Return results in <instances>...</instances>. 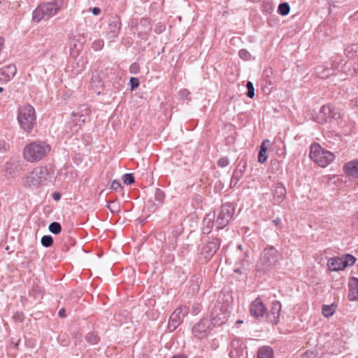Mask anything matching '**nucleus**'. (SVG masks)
<instances>
[{"label": "nucleus", "mask_w": 358, "mask_h": 358, "mask_svg": "<svg viewBox=\"0 0 358 358\" xmlns=\"http://www.w3.org/2000/svg\"><path fill=\"white\" fill-rule=\"evenodd\" d=\"M215 215H207L203 220V232L204 234H209L214 225L213 219Z\"/></svg>", "instance_id": "nucleus-22"}, {"label": "nucleus", "mask_w": 358, "mask_h": 358, "mask_svg": "<svg viewBox=\"0 0 358 358\" xmlns=\"http://www.w3.org/2000/svg\"><path fill=\"white\" fill-rule=\"evenodd\" d=\"M9 145L5 141H0V152L4 153L7 151Z\"/></svg>", "instance_id": "nucleus-42"}, {"label": "nucleus", "mask_w": 358, "mask_h": 358, "mask_svg": "<svg viewBox=\"0 0 358 358\" xmlns=\"http://www.w3.org/2000/svg\"><path fill=\"white\" fill-rule=\"evenodd\" d=\"M257 358H273V351L268 346H263L258 350Z\"/></svg>", "instance_id": "nucleus-23"}, {"label": "nucleus", "mask_w": 358, "mask_h": 358, "mask_svg": "<svg viewBox=\"0 0 358 358\" xmlns=\"http://www.w3.org/2000/svg\"><path fill=\"white\" fill-rule=\"evenodd\" d=\"M51 148L47 143L36 141L27 144L23 149V157L29 163H36L45 158Z\"/></svg>", "instance_id": "nucleus-1"}, {"label": "nucleus", "mask_w": 358, "mask_h": 358, "mask_svg": "<svg viewBox=\"0 0 358 358\" xmlns=\"http://www.w3.org/2000/svg\"><path fill=\"white\" fill-rule=\"evenodd\" d=\"M229 164V159L227 157H222V158H220L218 161H217V165L220 166V167H225L227 166V165Z\"/></svg>", "instance_id": "nucleus-41"}, {"label": "nucleus", "mask_w": 358, "mask_h": 358, "mask_svg": "<svg viewBox=\"0 0 358 358\" xmlns=\"http://www.w3.org/2000/svg\"><path fill=\"white\" fill-rule=\"evenodd\" d=\"M234 214V208L231 203L223 204L217 215L215 225L217 229L227 226Z\"/></svg>", "instance_id": "nucleus-7"}, {"label": "nucleus", "mask_w": 358, "mask_h": 358, "mask_svg": "<svg viewBox=\"0 0 358 358\" xmlns=\"http://www.w3.org/2000/svg\"><path fill=\"white\" fill-rule=\"evenodd\" d=\"M328 268L330 271H336V258H330L327 263Z\"/></svg>", "instance_id": "nucleus-38"}, {"label": "nucleus", "mask_w": 358, "mask_h": 358, "mask_svg": "<svg viewBox=\"0 0 358 358\" xmlns=\"http://www.w3.org/2000/svg\"><path fill=\"white\" fill-rule=\"evenodd\" d=\"M348 298L350 301L358 300V278H351L348 282Z\"/></svg>", "instance_id": "nucleus-17"}, {"label": "nucleus", "mask_w": 358, "mask_h": 358, "mask_svg": "<svg viewBox=\"0 0 358 358\" xmlns=\"http://www.w3.org/2000/svg\"><path fill=\"white\" fill-rule=\"evenodd\" d=\"M250 312L256 318L266 315V309L259 299H256L250 306Z\"/></svg>", "instance_id": "nucleus-14"}, {"label": "nucleus", "mask_w": 358, "mask_h": 358, "mask_svg": "<svg viewBox=\"0 0 358 358\" xmlns=\"http://www.w3.org/2000/svg\"><path fill=\"white\" fill-rule=\"evenodd\" d=\"M130 84L131 90H134L139 85V81L138 79L136 78H130Z\"/></svg>", "instance_id": "nucleus-44"}, {"label": "nucleus", "mask_w": 358, "mask_h": 358, "mask_svg": "<svg viewBox=\"0 0 358 358\" xmlns=\"http://www.w3.org/2000/svg\"><path fill=\"white\" fill-rule=\"evenodd\" d=\"M50 232L55 234H58L61 232L62 227L59 222H53L50 223L48 227Z\"/></svg>", "instance_id": "nucleus-27"}, {"label": "nucleus", "mask_w": 358, "mask_h": 358, "mask_svg": "<svg viewBox=\"0 0 358 358\" xmlns=\"http://www.w3.org/2000/svg\"><path fill=\"white\" fill-rule=\"evenodd\" d=\"M320 115L323 116L321 117V122L333 119L334 116L333 108L330 105L323 106L320 110Z\"/></svg>", "instance_id": "nucleus-20"}, {"label": "nucleus", "mask_w": 358, "mask_h": 358, "mask_svg": "<svg viewBox=\"0 0 358 358\" xmlns=\"http://www.w3.org/2000/svg\"><path fill=\"white\" fill-rule=\"evenodd\" d=\"M88 11L92 12L94 15H99L101 13V10L98 7H94L89 8Z\"/></svg>", "instance_id": "nucleus-47"}, {"label": "nucleus", "mask_w": 358, "mask_h": 358, "mask_svg": "<svg viewBox=\"0 0 358 358\" xmlns=\"http://www.w3.org/2000/svg\"><path fill=\"white\" fill-rule=\"evenodd\" d=\"M212 327L213 325L211 324L210 320L208 318H203L193 326L192 332L194 338L197 339H203L207 338L209 335Z\"/></svg>", "instance_id": "nucleus-9"}, {"label": "nucleus", "mask_w": 358, "mask_h": 358, "mask_svg": "<svg viewBox=\"0 0 358 358\" xmlns=\"http://www.w3.org/2000/svg\"><path fill=\"white\" fill-rule=\"evenodd\" d=\"M188 312L187 306H180L173 311L169 317L168 324L169 331H173L181 324Z\"/></svg>", "instance_id": "nucleus-10"}, {"label": "nucleus", "mask_w": 358, "mask_h": 358, "mask_svg": "<svg viewBox=\"0 0 358 358\" xmlns=\"http://www.w3.org/2000/svg\"><path fill=\"white\" fill-rule=\"evenodd\" d=\"M286 195V189L281 183H276L273 190V197L275 203H281Z\"/></svg>", "instance_id": "nucleus-18"}, {"label": "nucleus", "mask_w": 358, "mask_h": 358, "mask_svg": "<svg viewBox=\"0 0 358 358\" xmlns=\"http://www.w3.org/2000/svg\"><path fill=\"white\" fill-rule=\"evenodd\" d=\"M336 311L334 303L331 305H323L322 308V313L326 317L332 316Z\"/></svg>", "instance_id": "nucleus-26"}, {"label": "nucleus", "mask_w": 358, "mask_h": 358, "mask_svg": "<svg viewBox=\"0 0 358 358\" xmlns=\"http://www.w3.org/2000/svg\"><path fill=\"white\" fill-rule=\"evenodd\" d=\"M53 243V239L51 236H43L41 238V244L45 248L51 246Z\"/></svg>", "instance_id": "nucleus-30"}, {"label": "nucleus", "mask_w": 358, "mask_h": 358, "mask_svg": "<svg viewBox=\"0 0 358 358\" xmlns=\"http://www.w3.org/2000/svg\"><path fill=\"white\" fill-rule=\"evenodd\" d=\"M310 158L321 167H326L334 159V155L327 150H324L317 144L314 143L310 146Z\"/></svg>", "instance_id": "nucleus-5"}, {"label": "nucleus", "mask_w": 358, "mask_h": 358, "mask_svg": "<svg viewBox=\"0 0 358 358\" xmlns=\"http://www.w3.org/2000/svg\"><path fill=\"white\" fill-rule=\"evenodd\" d=\"M244 169H245V166H243L241 169H236L234 173H233V176L231 177V185H236L238 182L239 181V180L243 177V172H244Z\"/></svg>", "instance_id": "nucleus-24"}, {"label": "nucleus", "mask_w": 358, "mask_h": 358, "mask_svg": "<svg viewBox=\"0 0 358 358\" xmlns=\"http://www.w3.org/2000/svg\"><path fill=\"white\" fill-rule=\"evenodd\" d=\"M280 259V254L273 246H267L262 252L258 266L262 270H268L275 265Z\"/></svg>", "instance_id": "nucleus-6"}, {"label": "nucleus", "mask_w": 358, "mask_h": 358, "mask_svg": "<svg viewBox=\"0 0 358 358\" xmlns=\"http://www.w3.org/2000/svg\"><path fill=\"white\" fill-rule=\"evenodd\" d=\"M290 10L289 6L287 3H282L278 6V12L282 15H286L289 13Z\"/></svg>", "instance_id": "nucleus-28"}, {"label": "nucleus", "mask_w": 358, "mask_h": 358, "mask_svg": "<svg viewBox=\"0 0 358 358\" xmlns=\"http://www.w3.org/2000/svg\"><path fill=\"white\" fill-rule=\"evenodd\" d=\"M82 43H80L78 45L75 43L73 45H74V48L76 49L77 51H79L80 50V48H82Z\"/></svg>", "instance_id": "nucleus-56"}, {"label": "nucleus", "mask_w": 358, "mask_h": 358, "mask_svg": "<svg viewBox=\"0 0 358 358\" xmlns=\"http://www.w3.org/2000/svg\"><path fill=\"white\" fill-rule=\"evenodd\" d=\"M338 67H341V71L346 75H348L349 73H352V69L351 62L341 60L340 63L338 64H337V69Z\"/></svg>", "instance_id": "nucleus-25"}, {"label": "nucleus", "mask_w": 358, "mask_h": 358, "mask_svg": "<svg viewBox=\"0 0 358 358\" xmlns=\"http://www.w3.org/2000/svg\"><path fill=\"white\" fill-rule=\"evenodd\" d=\"M350 131H351V128L349 126H348L344 131L345 135L350 134Z\"/></svg>", "instance_id": "nucleus-57"}, {"label": "nucleus", "mask_w": 358, "mask_h": 358, "mask_svg": "<svg viewBox=\"0 0 358 358\" xmlns=\"http://www.w3.org/2000/svg\"><path fill=\"white\" fill-rule=\"evenodd\" d=\"M358 50V45H352L351 46L348 47L345 50V52L346 55L348 54H352V56H353V53H356Z\"/></svg>", "instance_id": "nucleus-37"}, {"label": "nucleus", "mask_w": 358, "mask_h": 358, "mask_svg": "<svg viewBox=\"0 0 358 358\" xmlns=\"http://www.w3.org/2000/svg\"><path fill=\"white\" fill-rule=\"evenodd\" d=\"M229 307L224 304L215 305L211 312L210 323L213 326H220L224 324L230 315Z\"/></svg>", "instance_id": "nucleus-8"}, {"label": "nucleus", "mask_w": 358, "mask_h": 358, "mask_svg": "<svg viewBox=\"0 0 358 358\" xmlns=\"http://www.w3.org/2000/svg\"><path fill=\"white\" fill-rule=\"evenodd\" d=\"M309 357L310 358H315V355L313 352H310V353H305L303 355V357L302 358H309Z\"/></svg>", "instance_id": "nucleus-51"}, {"label": "nucleus", "mask_w": 358, "mask_h": 358, "mask_svg": "<svg viewBox=\"0 0 358 358\" xmlns=\"http://www.w3.org/2000/svg\"><path fill=\"white\" fill-rule=\"evenodd\" d=\"M13 165H14V164L8 163V164H6V170H7V171H8V172H9V173H13V171H9V169H11V166H12Z\"/></svg>", "instance_id": "nucleus-55"}, {"label": "nucleus", "mask_w": 358, "mask_h": 358, "mask_svg": "<svg viewBox=\"0 0 358 358\" xmlns=\"http://www.w3.org/2000/svg\"><path fill=\"white\" fill-rule=\"evenodd\" d=\"M331 70L329 69H322V67H319L317 69V73L319 76H320L322 78H327L331 73Z\"/></svg>", "instance_id": "nucleus-31"}, {"label": "nucleus", "mask_w": 358, "mask_h": 358, "mask_svg": "<svg viewBox=\"0 0 358 358\" xmlns=\"http://www.w3.org/2000/svg\"><path fill=\"white\" fill-rule=\"evenodd\" d=\"M14 318H15L16 320L21 322L23 320V315L22 313H20V314L17 313L16 315L14 316Z\"/></svg>", "instance_id": "nucleus-52"}, {"label": "nucleus", "mask_w": 358, "mask_h": 358, "mask_svg": "<svg viewBox=\"0 0 358 358\" xmlns=\"http://www.w3.org/2000/svg\"><path fill=\"white\" fill-rule=\"evenodd\" d=\"M164 198V192L160 189H157L155 192V200L159 203H162Z\"/></svg>", "instance_id": "nucleus-39"}, {"label": "nucleus", "mask_w": 358, "mask_h": 358, "mask_svg": "<svg viewBox=\"0 0 358 358\" xmlns=\"http://www.w3.org/2000/svg\"><path fill=\"white\" fill-rule=\"evenodd\" d=\"M246 87L248 89L247 96L249 98H253L255 96V89L252 83L251 82H248L246 84Z\"/></svg>", "instance_id": "nucleus-34"}, {"label": "nucleus", "mask_w": 358, "mask_h": 358, "mask_svg": "<svg viewBox=\"0 0 358 358\" xmlns=\"http://www.w3.org/2000/svg\"><path fill=\"white\" fill-rule=\"evenodd\" d=\"M268 143H269V141L268 140H264L262 142V143L261 150H262L264 152H266L267 150H268L267 145Z\"/></svg>", "instance_id": "nucleus-48"}, {"label": "nucleus", "mask_w": 358, "mask_h": 358, "mask_svg": "<svg viewBox=\"0 0 358 358\" xmlns=\"http://www.w3.org/2000/svg\"><path fill=\"white\" fill-rule=\"evenodd\" d=\"M220 247V241L217 239H213L208 242L201 250L202 254L207 259H210L216 252Z\"/></svg>", "instance_id": "nucleus-15"}, {"label": "nucleus", "mask_w": 358, "mask_h": 358, "mask_svg": "<svg viewBox=\"0 0 358 358\" xmlns=\"http://www.w3.org/2000/svg\"><path fill=\"white\" fill-rule=\"evenodd\" d=\"M280 310L281 303L278 301H273L270 310L268 313L266 312L267 320L273 324H277L280 317Z\"/></svg>", "instance_id": "nucleus-12"}, {"label": "nucleus", "mask_w": 358, "mask_h": 358, "mask_svg": "<svg viewBox=\"0 0 358 358\" xmlns=\"http://www.w3.org/2000/svg\"><path fill=\"white\" fill-rule=\"evenodd\" d=\"M171 358H185V357L182 355H178L173 356Z\"/></svg>", "instance_id": "nucleus-58"}, {"label": "nucleus", "mask_w": 358, "mask_h": 358, "mask_svg": "<svg viewBox=\"0 0 358 358\" xmlns=\"http://www.w3.org/2000/svg\"><path fill=\"white\" fill-rule=\"evenodd\" d=\"M241 342L238 339H234L231 341V350L230 352V355L231 358H236L237 356H239V355L242 353L243 349L241 348Z\"/></svg>", "instance_id": "nucleus-21"}, {"label": "nucleus", "mask_w": 358, "mask_h": 358, "mask_svg": "<svg viewBox=\"0 0 358 358\" xmlns=\"http://www.w3.org/2000/svg\"><path fill=\"white\" fill-rule=\"evenodd\" d=\"M67 5V0H54L38 6L33 12V20L40 22L41 20H48Z\"/></svg>", "instance_id": "nucleus-2"}, {"label": "nucleus", "mask_w": 358, "mask_h": 358, "mask_svg": "<svg viewBox=\"0 0 358 358\" xmlns=\"http://www.w3.org/2000/svg\"><path fill=\"white\" fill-rule=\"evenodd\" d=\"M103 47V41L102 40H96L94 41L92 43V48L94 50H100Z\"/></svg>", "instance_id": "nucleus-36"}, {"label": "nucleus", "mask_w": 358, "mask_h": 358, "mask_svg": "<svg viewBox=\"0 0 358 358\" xmlns=\"http://www.w3.org/2000/svg\"><path fill=\"white\" fill-rule=\"evenodd\" d=\"M237 323H243V321H241V320H238V321H237Z\"/></svg>", "instance_id": "nucleus-63"}, {"label": "nucleus", "mask_w": 358, "mask_h": 358, "mask_svg": "<svg viewBox=\"0 0 358 358\" xmlns=\"http://www.w3.org/2000/svg\"><path fill=\"white\" fill-rule=\"evenodd\" d=\"M266 152H264L262 150L259 151L258 155V161L260 163H264L267 159V156L266 155Z\"/></svg>", "instance_id": "nucleus-43"}, {"label": "nucleus", "mask_w": 358, "mask_h": 358, "mask_svg": "<svg viewBox=\"0 0 358 358\" xmlns=\"http://www.w3.org/2000/svg\"><path fill=\"white\" fill-rule=\"evenodd\" d=\"M241 266L236 267L234 269V272L237 273H243V271L246 269V267L248 266V262L247 261L243 260L240 262Z\"/></svg>", "instance_id": "nucleus-32"}, {"label": "nucleus", "mask_w": 358, "mask_h": 358, "mask_svg": "<svg viewBox=\"0 0 358 358\" xmlns=\"http://www.w3.org/2000/svg\"><path fill=\"white\" fill-rule=\"evenodd\" d=\"M60 194L57 192H55L53 194V199L55 200V201H58L59 199H60Z\"/></svg>", "instance_id": "nucleus-54"}, {"label": "nucleus", "mask_w": 358, "mask_h": 358, "mask_svg": "<svg viewBox=\"0 0 358 358\" xmlns=\"http://www.w3.org/2000/svg\"><path fill=\"white\" fill-rule=\"evenodd\" d=\"M110 187L112 189L117 191L121 188V184L118 180H113L111 183Z\"/></svg>", "instance_id": "nucleus-46"}, {"label": "nucleus", "mask_w": 358, "mask_h": 358, "mask_svg": "<svg viewBox=\"0 0 358 358\" xmlns=\"http://www.w3.org/2000/svg\"><path fill=\"white\" fill-rule=\"evenodd\" d=\"M17 69L15 65L8 64L0 69V82L6 83L15 75Z\"/></svg>", "instance_id": "nucleus-13"}, {"label": "nucleus", "mask_w": 358, "mask_h": 358, "mask_svg": "<svg viewBox=\"0 0 358 358\" xmlns=\"http://www.w3.org/2000/svg\"><path fill=\"white\" fill-rule=\"evenodd\" d=\"M85 338L88 343H90V344H92V345L97 343V342L99 340L98 335L94 332L89 333L86 336Z\"/></svg>", "instance_id": "nucleus-29"}, {"label": "nucleus", "mask_w": 358, "mask_h": 358, "mask_svg": "<svg viewBox=\"0 0 358 358\" xmlns=\"http://www.w3.org/2000/svg\"><path fill=\"white\" fill-rule=\"evenodd\" d=\"M73 115L75 117L74 121L84 122L86 120V115L75 114V113H73Z\"/></svg>", "instance_id": "nucleus-45"}, {"label": "nucleus", "mask_w": 358, "mask_h": 358, "mask_svg": "<svg viewBox=\"0 0 358 358\" xmlns=\"http://www.w3.org/2000/svg\"><path fill=\"white\" fill-rule=\"evenodd\" d=\"M140 66L137 63H133L129 68L130 73L132 74H136L139 72Z\"/></svg>", "instance_id": "nucleus-40"}, {"label": "nucleus", "mask_w": 358, "mask_h": 358, "mask_svg": "<svg viewBox=\"0 0 358 358\" xmlns=\"http://www.w3.org/2000/svg\"><path fill=\"white\" fill-rule=\"evenodd\" d=\"M280 222V220H276L273 221V222L275 224V225H277Z\"/></svg>", "instance_id": "nucleus-59"}, {"label": "nucleus", "mask_w": 358, "mask_h": 358, "mask_svg": "<svg viewBox=\"0 0 358 358\" xmlns=\"http://www.w3.org/2000/svg\"><path fill=\"white\" fill-rule=\"evenodd\" d=\"M3 91V88L2 87H0V92H2Z\"/></svg>", "instance_id": "nucleus-60"}, {"label": "nucleus", "mask_w": 358, "mask_h": 358, "mask_svg": "<svg viewBox=\"0 0 358 358\" xmlns=\"http://www.w3.org/2000/svg\"><path fill=\"white\" fill-rule=\"evenodd\" d=\"M50 179L51 176L47 168L38 166L24 176L23 184L29 188L37 189L47 185Z\"/></svg>", "instance_id": "nucleus-3"}, {"label": "nucleus", "mask_w": 358, "mask_h": 358, "mask_svg": "<svg viewBox=\"0 0 358 358\" xmlns=\"http://www.w3.org/2000/svg\"><path fill=\"white\" fill-rule=\"evenodd\" d=\"M238 55L239 57L244 60H249L251 57L250 52L245 49L241 50L238 52Z\"/></svg>", "instance_id": "nucleus-35"}, {"label": "nucleus", "mask_w": 358, "mask_h": 358, "mask_svg": "<svg viewBox=\"0 0 358 358\" xmlns=\"http://www.w3.org/2000/svg\"><path fill=\"white\" fill-rule=\"evenodd\" d=\"M80 337H81V336H80V335L76 336V338L78 339H80Z\"/></svg>", "instance_id": "nucleus-61"}, {"label": "nucleus", "mask_w": 358, "mask_h": 358, "mask_svg": "<svg viewBox=\"0 0 358 358\" xmlns=\"http://www.w3.org/2000/svg\"><path fill=\"white\" fill-rule=\"evenodd\" d=\"M338 113L339 117H341L343 115H341L340 113Z\"/></svg>", "instance_id": "nucleus-64"}, {"label": "nucleus", "mask_w": 358, "mask_h": 358, "mask_svg": "<svg viewBox=\"0 0 358 358\" xmlns=\"http://www.w3.org/2000/svg\"><path fill=\"white\" fill-rule=\"evenodd\" d=\"M17 120L22 129L30 131L36 124L34 108L30 105H24L19 108Z\"/></svg>", "instance_id": "nucleus-4"}, {"label": "nucleus", "mask_w": 358, "mask_h": 358, "mask_svg": "<svg viewBox=\"0 0 358 358\" xmlns=\"http://www.w3.org/2000/svg\"><path fill=\"white\" fill-rule=\"evenodd\" d=\"M344 171L346 174L355 176L358 175V159L348 162L344 166Z\"/></svg>", "instance_id": "nucleus-19"}, {"label": "nucleus", "mask_w": 358, "mask_h": 358, "mask_svg": "<svg viewBox=\"0 0 358 358\" xmlns=\"http://www.w3.org/2000/svg\"><path fill=\"white\" fill-rule=\"evenodd\" d=\"M115 205V202L113 201H110L108 205H107V208L112 212V213H115L116 211V209H115V208L113 206Z\"/></svg>", "instance_id": "nucleus-50"}, {"label": "nucleus", "mask_w": 358, "mask_h": 358, "mask_svg": "<svg viewBox=\"0 0 358 358\" xmlns=\"http://www.w3.org/2000/svg\"><path fill=\"white\" fill-rule=\"evenodd\" d=\"M238 248L239 250H241V248H242L241 245H239L238 246Z\"/></svg>", "instance_id": "nucleus-62"}, {"label": "nucleus", "mask_w": 358, "mask_h": 358, "mask_svg": "<svg viewBox=\"0 0 358 358\" xmlns=\"http://www.w3.org/2000/svg\"><path fill=\"white\" fill-rule=\"evenodd\" d=\"M58 315L60 317H64L66 316L65 310L64 308L59 310Z\"/></svg>", "instance_id": "nucleus-53"}, {"label": "nucleus", "mask_w": 358, "mask_h": 358, "mask_svg": "<svg viewBox=\"0 0 358 358\" xmlns=\"http://www.w3.org/2000/svg\"><path fill=\"white\" fill-rule=\"evenodd\" d=\"M352 224L358 229V212L353 217Z\"/></svg>", "instance_id": "nucleus-49"}, {"label": "nucleus", "mask_w": 358, "mask_h": 358, "mask_svg": "<svg viewBox=\"0 0 358 358\" xmlns=\"http://www.w3.org/2000/svg\"><path fill=\"white\" fill-rule=\"evenodd\" d=\"M355 261V257L351 255H343L341 257H337V271L343 270L348 266H352Z\"/></svg>", "instance_id": "nucleus-16"}, {"label": "nucleus", "mask_w": 358, "mask_h": 358, "mask_svg": "<svg viewBox=\"0 0 358 358\" xmlns=\"http://www.w3.org/2000/svg\"><path fill=\"white\" fill-rule=\"evenodd\" d=\"M122 180L127 185H131L134 182V178L131 173H126L123 176Z\"/></svg>", "instance_id": "nucleus-33"}, {"label": "nucleus", "mask_w": 358, "mask_h": 358, "mask_svg": "<svg viewBox=\"0 0 358 358\" xmlns=\"http://www.w3.org/2000/svg\"><path fill=\"white\" fill-rule=\"evenodd\" d=\"M120 26L121 22L119 17L117 15L110 16L106 31L108 38L110 39L116 38L120 32Z\"/></svg>", "instance_id": "nucleus-11"}]
</instances>
